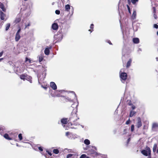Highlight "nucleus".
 <instances>
[{
  "instance_id": "f257e3e1",
  "label": "nucleus",
  "mask_w": 158,
  "mask_h": 158,
  "mask_svg": "<svg viewBox=\"0 0 158 158\" xmlns=\"http://www.w3.org/2000/svg\"><path fill=\"white\" fill-rule=\"evenodd\" d=\"M89 148L90 149V153L93 155L94 157L97 156L98 154L96 152V151L97 149L95 146H87L86 148H84V149L85 150H88Z\"/></svg>"
},
{
  "instance_id": "f03ea898",
  "label": "nucleus",
  "mask_w": 158,
  "mask_h": 158,
  "mask_svg": "<svg viewBox=\"0 0 158 158\" xmlns=\"http://www.w3.org/2000/svg\"><path fill=\"white\" fill-rule=\"evenodd\" d=\"M151 151L149 147H147L145 149L142 151L141 153L145 156H148V158H151Z\"/></svg>"
},
{
  "instance_id": "7ed1b4c3",
  "label": "nucleus",
  "mask_w": 158,
  "mask_h": 158,
  "mask_svg": "<svg viewBox=\"0 0 158 158\" xmlns=\"http://www.w3.org/2000/svg\"><path fill=\"white\" fill-rule=\"evenodd\" d=\"M122 71V69H121L120 71V77L121 80L122 82L124 83L125 80L127 79V75L126 73L124 72H121Z\"/></svg>"
},
{
  "instance_id": "20e7f679",
  "label": "nucleus",
  "mask_w": 158,
  "mask_h": 158,
  "mask_svg": "<svg viewBox=\"0 0 158 158\" xmlns=\"http://www.w3.org/2000/svg\"><path fill=\"white\" fill-rule=\"evenodd\" d=\"M20 78L24 81L27 80L29 81L31 83H32L31 77L27 75L22 74L20 76Z\"/></svg>"
},
{
  "instance_id": "39448f33",
  "label": "nucleus",
  "mask_w": 158,
  "mask_h": 158,
  "mask_svg": "<svg viewBox=\"0 0 158 158\" xmlns=\"http://www.w3.org/2000/svg\"><path fill=\"white\" fill-rule=\"evenodd\" d=\"M79 119V118L77 117V114L76 113H73L72 114V115L69 118V120L71 122H74Z\"/></svg>"
},
{
  "instance_id": "423d86ee",
  "label": "nucleus",
  "mask_w": 158,
  "mask_h": 158,
  "mask_svg": "<svg viewBox=\"0 0 158 158\" xmlns=\"http://www.w3.org/2000/svg\"><path fill=\"white\" fill-rule=\"evenodd\" d=\"M137 119V123L136 126L138 128H139L142 126V124L141 123V119L140 117H138Z\"/></svg>"
},
{
  "instance_id": "0eeeda50",
  "label": "nucleus",
  "mask_w": 158,
  "mask_h": 158,
  "mask_svg": "<svg viewBox=\"0 0 158 158\" xmlns=\"http://www.w3.org/2000/svg\"><path fill=\"white\" fill-rule=\"evenodd\" d=\"M50 86L54 90H56L57 89V86L54 82H51L50 83Z\"/></svg>"
},
{
  "instance_id": "6e6552de",
  "label": "nucleus",
  "mask_w": 158,
  "mask_h": 158,
  "mask_svg": "<svg viewBox=\"0 0 158 158\" xmlns=\"http://www.w3.org/2000/svg\"><path fill=\"white\" fill-rule=\"evenodd\" d=\"M21 20V16L20 15L17 16V17L16 18L15 20V23H17L20 21Z\"/></svg>"
},
{
  "instance_id": "1a4fd4ad",
  "label": "nucleus",
  "mask_w": 158,
  "mask_h": 158,
  "mask_svg": "<svg viewBox=\"0 0 158 158\" xmlns=\"http://www.w3.org/2000/svg\"><path fill=\"white\" fill-rule=\"evenodd\" d=\"M52 28L54 30H56L58 28V25L56 23H54L52 26Z\"/></svg>"
},
{
  "instance_id": "9d476101",
  "label": "nucleus",
  "mask_w": 158,
  "mask_h": 158,
  "mask_svg": "<svg viewBox=\"0 0 158 158\" xmlns=\"http://www.w3.org/2000/svg\"><path fill=\"white\" fill-rule=\"evenodd\" d=\"M152 127L153 130L158 128V123H153L152 124Z\"/></svg>"
},
{
  "instance_id": "9b49d317",
  "label": "nucleus",
  "mask_w": 158,
  "mask_h": 158,
  "mask_svg": "<svg viewBox=\"0 0 158 158\" xmlns=\"http://www.w3.org/2000/svg\"><path fill=\"white\" fill-rule=\"evenodd\" d=\"M66 135L69 138H72V136H73V134L69 132H67L66 133Z\"/></svg>"
},
{
  "instance_id": "f8f14e48",
  "label": "nucleus",
  "mask_w": 158,
  "mask_h": 158,
  "mask_svg": "<svg viewBox=\"0 0 158 158\" xmlns=\"http://www.w3.org/2000/svg\"><path fill=\"white\" fill-rule=\"evenodd\" d=\"M1 19L2 20H4L5 17V15L2 12L0 11Z\"/></svg>"
},
{
  "instance_id": "ddd939ff",
  "label": "nucleus",
  "mask_w": 158,
  "mask_h": 158,
  "mask_svg": "<svg viewBox=\"0 0 158 158\" xmlns=\"http://www.w3.org/2000/svg\"><path fill=\"white\" fill-rule=\"evenodd\" d=\"M58 92V91H57L55 92V93L53 94H51V95L52 97H60V95L58 94H57V93Z\"/></svg>"
},
{
  "instance_id": "4468645a",
  "label": "nucleus",
  "mask_w": 158,
  "mask_h": 158,
  "mask_svg": "<svg viewBox=\"0 0 158 158\" xmlns=\"http://www.w3.org/2000/svg\"><path fill=\"white\" fill-rule=\"evenodd\" d=\"M133 41L135 44H138L139 42V39L137 38H133Z\"/></svg>"
},
{
  "instance_id": "2eb2a0df",
  "label": "nucleus",
  "mask_w": 158,
  "mask_h": 158,
  "mask_svg": "<svg viewBox=\"0 0 158 158\" xmlns=\"http://www.w3.org/2000/svg\"><path fill=\"white\" fill-rule=\"evenodd\" d=\"M84 143L86 145H87V146H89L88 145L90 143V141L89 139H85L84 140Z\"/></svg>"
},
{
  "instance_id": "dca6fc26",
  "label": "nucleus",
  "mask_w": 158,
  "mask_h": 158,
  "mask_svg": "<svg viewBox=\"0 0 158 158\" xmlns=\"http://www.w3.org/2000/svg\"><path fill=\"white\" fill-rule=\"evenodd\" d=\"M44 58V54H41L39 56V61L40 62L42 61Z\"/></svg>"
},
{
  "instance_id": "f3484780",
  "label": "nucleus",
  "mask_w": 158,
  "mask_h": 158,
  "mask_svg": "<svg viewBox=\"0 0 158 158\" xmlns=\"http://www.w3.org/2000/svg\"><path fill=\"white\" fill-rule=\"evenodd\" d=\"M20 36L19 34H16L15 37V40L16 41H18L20 39Z\"/></svg>"
},
{
  "instance_id": "a211bd4d",
  "label": "nucleus",
  "mask_w": 158,
  "mask_h": 158,
  "mask_svg": "<svg viewBox=\"0 0 158 158\" xmlns=\"http://www.w3.org/2000/svg\"><path fill=\"white\" fill-rule=\"evenodd\" d=\"M61 123L64 124H66L67 122V119L65 118L62 119L61 121Z\"/></svg>"
},
{
  "instance_id": "6ab92c4d",
  "label": "nucleus",
  "mask_w": 158,
  "mask_h": 158,
  "mask_svg": "<svg viewBox=\"0 0 158 158\" xmlns=\"http://www.w3.org/2000/svg\"><path fill=\"white\" fill-rule=\"evenodd\" d=\"M136 13L135 11L134 10L133 12L132 15L131 16L132 19H135L136 18Z\"/></svg>"
},
{
  "instance_id": "aec40b11",
  "label": "nucleus",
  "mask_w": 158,
  "mask_h": 158,
  "mask_svg": "<svg viewBox=\"0 0 158 158\" xmlns=\"http://www.w3.org/2000/svg\"><path fill=\"white\" fill-rule=\"evenodd\" d=\"M70 9V6L69 4L65 6V10L66 11H69Z\"/></svg>"
},
{
  "instance_id": "412c9836",
  "label": "nucleus",
  "mask_w": 158,
  "mask_h": 158,
  "mask_svg": "<svg viewBox=\"0 0 158 158\" xmlns=\"http://www.w3.org/2000/svg\"><path fill=\"white\" fill-rule=\"evenodd\" d=\"M74 154H69L66 156V158H74Z\"/></svg>"
},
{
  "instance_id": "4be33fe9",
  "label": "nucleus",
  "mask_w": 158,
  "mask_h": 158,
  "mask_svg": "<svg viewBox=\"0 0 158 158\" xmlns=\"http://www.w3.org/2000/svg\"><path fill=\"white\" fill-rule=\"evenodd\" d=\"M49 49L48 48H46L44 50L45 54L46 55H48L49 53Z\"/></svg>"
},
{
  "instance_id": "5701e85b",
  "label": "nucleus",
  "mask_w": 158,
  "mask_h": 158,
  "mask_svg": "<svg viewBox=\"0 0 158 158\" xmlns=\"http://www.w3.org/2000/svg\"><path fill=\"white\" fill-rule=\"evenodd\" d=\"M60 37V40H58V41H60L62 38V35L61 34H60L59 35H55V36H54V38L55 39H56L57 38V37Z\"/></svg>"
},
{
  "instance_id": "b1692460",
  "label": "nucleus",
  "mask_w": 158,
  "mask_h": 158,
  "mask_svg": "<svg viewBox=\"0 0 158 158\" xmlns=\"http://www.w3.org/2000/svg\"><path fill=\"white\" fill-rule=\"evenodd\" d=\"M4 137L5 139H7L11 140L12 139L11 138L9 137L8 135L7 134H5L4 135Z\"/></svg>"
},
{
  "instance_id": "393cba45",
  "label": "nucleus",
  "mask_w": 158,
  "mask_h": 158,
  "mask_svg": "<svg viewBox=\"0 0 158 158\" xmlns=\"http://www.w3.org/2000/svg\"><path fill=\"white\" fill-rule=\"evenodd\" d=\"M0 8L3 11H6V9L4 8L3 5L2 3H0Z\"/></svg>"
},
{
  "instance_id": "a878e982",
  "label": "nucleus",
  "mask_w": 158,
  "mask_h": 158,
  "mask_svg": "<svg viewBox=\"0 0 158 158\" xmlns=\"http://www.w3.org/2000/svg\"><path fill=\"white\" fill-rule=\"evenodd\" d=\"M131 61H132V60L131 59H130L127 62V64L126 66H127V68L129 67L130 66Z\"/></svg>"
},
{
  "instance_id": "bb28decb",
  "label": "nucleus",
  "mask_w": 158,
  "mask_h": 158,
  "mask_svg": "<svg viewBox=\"0 0 158 158\" xmlns=\"http://www.w3.org/2000/svg\"><path fill=\"white\" fill-rule=\"evenodd\" d=\"M136 113V112L135 111H131L130 112V117H132L133 116H134L135 114Z\"/></svg>"
},
{
  "instance_id": "cd10ccee",
  "label": "nucleus",
  "mask_w": 158,
  "mask_h": 158,
  "mask_svg": "<svg viewBox=\"0 0 158 158\" xmlns=\"http://www.w3.org/2000/svg\"><path fill=\"white\" fill-rule=\"evenodd\" d=\"M157 145L156 144H155L154 145L153 147V151L154 152H156V149L157 148Z\"/></svg>"
},
{
  "instance_id": "c85d7f7f",
  "label": "nucleus",
  "mask_w": 158,
  "mask_h": 158,
  "mask_svg": "<svg viewBox=\"0 0 158 158\" xmlns=\"http://www.w3.org/2000/svg\"><path fill=\"white\" fill-rule=\"evenodd\" d=\"M53 152L55 154H57L59 153V151L57 149H54V150L53 151Z\"/></svg>"
},
{
  "instance_id": "c756f323",
  "label": "nucleus",
  "mask_w": 158,
  "mask_h": 158,
  "mask_svg": "<svg viewBox=\"0 0 158 158\" xmlns=\"http://www.w3.org/2000/svg\"><path fill=\"white\" fill-rule=\"evenodd\" d=\"M18 137L20 140H22L23 139V137L21 134H20L19 135Z\"/></svg>"
},
{
  "instance_id": "7c9ffc66",
  "label": "nucleus",
  "mask_w": 158,
  "mask_h": 158,
  "mask_svg": "<svg viewBox=\"0 0 158 158\" xmlns=\"http://www.w3.org/2000/svg\"><path fill=\"white\" fill-rule=\"evenodd\" d=\"M31 60L29 58L26 57L25 59V62H29V63H31Z\"/></svg>"
},
{
  "instance_id": "2f4dec72",
  "label": "nucleus",
  "mask_w": 158,
  "mask_h": 158,
  "mask_svg": "<svg viewBox=\"0 0 158 158\" xmlns=\"http://www.w3.org/2000/svg\"><path fill=\"white\" fill-rule=\"evenodd\" d=\"M10 24L8 23V24H7L6 27V31L7 30L9 29V28L10 27Z\"/></svg>"
},
{
  "instance_id": "473e14b6",
  "label": "nucleus",
  "mask_w": 158,
  "mask_h": 158,
  "mask_svg": "<svg viewBox=\"0 0 158 158\" xmlns=\"http://www.w3.org/2000/svg\"><path fill=\"white\" fill-rule=\"evenodd\" d=\"M134 129V125H132L131 127V131L132 132L133 131Z\"/></svg>"
},
{
  "instance_id": "72a5a7b5",
  "label": "nucleus",
  "mask_w": 158,
  "mask_h": 158,
  "mask_svg": "<svg viewBox=\"0 0 158 158\" xmlns=\"http://www.w3.org/2000/svg\"><path fill=\"white\" fill-rule=\"evenodd\" d=\"M132 3L133 4H135L136 3V2H137L138 1V0H131Z\"/></svg>"
},
{
  "instance_id": "f704fd0d",
  "label": "nucleus",
  "mask_w": 158,
  "mask_h": 158,
  "mask_svg": "<svg viewBox=\"0 0 158 158\" xmlns=\"http://www.w3.org/2000/svg\"><path fill=\"white\" fill-rule=\"evenodd\" d=\"M55 13L57 15H59L60 13V11L59 10H56L55 11Z\"/></svg>"
},
{
  "instance_id": "c9c22d12",
  "label": "nucleus",
  "mask_w": 158,
  "mask_h": 158,
  "mask_svg": "<svg viewBox=\"0 0 158 158\" xmlns=\"http://www.w3.org/2000/svg\"><path fill=\"white\" fill-rule=\"evenodd\" d=\"M86 156L85 154H82L80 156V158H85Z\"/></svg>"
},
{
  "instance_id": "e433bc0d",
  "label": "nucleus",
  "mask_w": 158,
  "mask_h": 158,
  "mask_svg": "<svg viewBox=\"0 0 158 158\" xmlns=\"http://www.w3.org/2000/svg\"><path fill=\"white\" fill-rule=\"evenodd\" d=\"M130 119L129 118V119H128V120H127L126 121V124L128 125V124H129V123H130Z\"/></svg>"
},
{
  "instance_id": "4c0bfd02",
  "label": "nucleus",
  "mask_w": 158,
  "mask_h": 158,
  "mask_svg": "<svg viewBox=\"0 0 158 158\" xmlns=\"http://www.w3.org/2000/svg\"><path fill=\"white\" fill-rule=\"evenodd\" d=\"M154 17L155 19H156L157 18V16L156 15V13H154Z\"/></svg>"
},
{
  "instance_id": "58836bf2",
  "label": "nucleus",
  "mask_w": 158,
  "mask_h": 158,
  "mask_svg": "<svg viewBox=\"0 0 158 158\" xmlns=\"http://www.w3.org/2000/svg\"><path fill=\"white\" fill-rule=\"evenodd\" d=\"M154 27L157 29L158 28V25L156 24H155L154 25Z\"/></svg>"
},
{
  "instance_id": "ea45409f",
  "label": "nucleus",
  "mask_w": 158,
  "mask_h": 158,
  "mask_svg": "<svg viewBox=\"0 0 158 158\" xmlns=\"http://www.w3.org/2000/svg\"><path fill=\"white\" fill-rule=\"evenodd\" d=\"M94 28V25L93 24H91L90 26V28L91 29H93Z\"/></svg>"
},
{
  "instance_id": "a19ab883",
  "label": "nucleus",
  "mask_w": 158,
  "mask_h": 158,
  "mask_svg": "<svg viewBox=\"0 0 158 158\" xmlns=\"http://www.w3.org/2000/svg\"><path fill=\"white\" fill-rule=\"evenodd\" d=\"M127 6L129 12L130 13H131V11L130 10V8L129 6L128 5H127Z\"/></svg>"
},
{
  "instance_id": "79ce46f5",
  "label": "nucleus",
  "mask_w": 158,
  "mask_h": 158,
  "mask_svg": "<svg viewBox=\"0 0 158 158\" xmlns=\"http://www.w3.org/2000/svg\"><path fill=\"white\" fill-rule=\"evenodd\" d=\"M3 53V51H2L1 52H0V57H1Z\"/></svg>"
},
{
  "instance_id": "37998d69",
  "label": "nucleus",
  "mask_w": 158,
  "mask_h": 158,
  "mask_svg": "<svg viewBox=\"0 0 158 158\" xmlns=\"http://www.w3.org/2000/svg\"><path fill=\"white\" fill-rule=\"evenodd\" d=\"M153 11H154L153 13H156V8L155 7H153Z\"/></svg>"
},
{
  "instance_id": "c03bdc74",
  "label": "nucleus",
  "mask_w": 158,
  "mask_h": 158,
  "mask_svg": "<svg viewBox=\"0 0 158 158\" xmlns=\"http://www.w3.org/2000/svg\"><path fill=\"white\" fill-rule=\"evenodd\" d=\"M21 31V29H19L18 30V31H17V32L16 33V34H19V33H20V32Z\"/></svg>"
},
{
  "instance_id": "a18cd8bd",
  "label": "nucleus",
  "mask_w": 158,
  "mask_h": 158,
  "mask_svg": "<svg viewBox=\"0 0 158 158\" xmlns=\"http://www.w3.org/2000/svg\"><path fill=\"white\" fill-rule=\"evenodd\" d=\"M48 153V154H49L50 156H51L52 155V154L50 152H49L48 151H47Z\"/></svg>"
},
{
  "instance_id": "49530a36",
  "label": "nucleus",
  "mask_w": 158,
  "mask_h": 158,
  "mask_svg": "<svg viewBox=\"0 0 158 158\" xmlns=\"http://www.w3.org/2000/svg\"><path fill=\"white\" fill-rule=\"evenodd\" d=\"M30 25V23H28L27 25H26L25 26V28H26V27H27L28 26H29Z\"/></svg>"
},
{
  "instance_id": "de8ad7c7",
  "label": "nucleus",
  "mask_w": 158,
  "mask_h": 158,
  "mask_svg": "<svg viewBox=\"0 0 158 158\" xmlns=\"http://www.w3.org/2000/svg\"><path fill=\"white\" fill-rule=\"evenodd\" d=\"M38 81H39L40 80H41L42 79L40 78V77L39 76V75L38 76Z\"/></svg>"
},
{
  "instance_id": "09e8293b",
  "label": "nucleus",
  "mask_w": 158,
  "mask_h": 158,
  "mask_svg": "<svg viewBox=\"0 0 158 158\" xmlns=\"http://www.w3.org/2000/svg\"><path fill=\"white\" fill-rule=\"evenodd\" d=\"M39 150H40L41 151H43L42 148L41 147H39Z\"/></svg>"
},
{
  "instance_id": "8fccbe9b",
  "label": "nucleus",
  "mask_w": 158,
  "mask_h": 158,
  "mask_svg": "<svg viewBox=\"0 0 158 158\" xmlns=\"http://www.w3.org/2000/svg\"><path fill=\"white\" fill-rule=\"evenodd\" d=\"M132 109L134 110L135 108V106L134 105H132Z\"/></svg>"
},
{
  "instance_id": "3c124183",
  "label": "nucleus",
  "mask_w": 158,
  "mask_h": 158,
  "mask_svg": "<svg viewBox=\"0 0 158 158\" xmlns=\"http://www.w3.org/2000/svg\"><path fill=\"white\" fill-rule=\"evenodd\" d=\"M108 43L109 44H112L111 42L110 41V40H108Z\"/></svg>"
},
{
  "instance_id": "603ef678",
  "label": "nucleus",
  "mask_w": 158,
  "mask_h": 158,
  "mask_svg": "<svg viewBox=\"0 0 158 158\" xmlns=\"http://www.w3.org/2000/svg\"><path fill=\"white\" fill-rule=\"evenodd\" d=\"M71 106L73 107V108H74L75 107V106H74V104H72Z\"/></svg>"
},
{
  "instance_id": "864d4df0",
  "label": "nucleus",
  "mask_w": 158,
  "mask_h": 158,
  "mask_svg": "<svg viewBox=\"0 0 158 158\" xmlns=\"http://www.w3.org/2000/svg\"><path fill=\"white\" fill-rule=\"evenodd\" d=\"M3 58H0V61L1 60H3Z\"/></svg>"
},
{
  "instance_id": "5fc2aeb1",
  "label": "nucleus",
  "mask_w": 158,
  "mask_h": 158,
  "mask_svg": "<svg viewBox=\"0 0 158 158\" xmlns=\"http://www.w3.org/2000/svg\"><path fill=\"white\" fill-rule=\"evenodd\" d=\"M72 92L73 94H74L75 97H76V95L75 94V93L73 92Z\"/></svg>"
},
{
  "instance_id": "6e6d98bb",
  "label": "nucleus",
  "mask_w": 158,
  "mask_h": 158,
  "mask_svg": "<svg viewBox=\"0 0 158 158\" xmlns=\"http://www.w3.org/2000/svg\"><path fill=\"white\" fill-rule=\"evenodd\" d=\"M78 102H77V105H76V108L77 107V106L78 105Z\"/></svg>"
},
{
  "instance_id": "4d7b16f0",
  "label": "nucleus",
  "mask_w": 158,
  "mask_h": 158,
  "mask_svg": "<svg viewBox=\"0 0 158 158\" xmlns=\"http://www.w3.org/2000/svg\"><path fill=\"white\" fill-rule=\"evenodd\" d=\"M93 31V30H91L90 29L89 30V31H90L91 32H92Z\"/></svg>"
},
{
  "instance_id": "13d9d810",
  "label": "nucleus",
  "mask_w": 158,
  "mask_h": 158,
  "mask_svg": "<svg viewBox=\"0 0 158 158\" xmlns=\"http://www.w3.org/2000/svg\"><path fill=\"white\" fill-rule=\"evenodd\" d=\"M156 61H158V57H156Z\"/></svg>"
},
{
  "instance_id": "bf43d9fd",
  "label": "nucleus",
  "mask_w": 158,
  "mask_h": 158,
  "mask_svg": "<svg viewBox=\"0 0 158 158\" xmlns=\"http://www.w3.org/2000/svg\"><path fill=\"white\" fill-rule=\"evenodd\" d=\"M130 138H129L128 139V142H129L130 141Z\"/></svg>"
},
{
  "instance_id": "052dcab7",
  "label": "nucleus",
  "mask_w": 158,
  "mask_h": 158,
  "mask_svg": "<svg viewBox=\"0 0 158 158\" xmlns=\"http://www.w3.org/2000/svg\"><path fill=\"white\" fill-rule=\"evenodd\" d=\"M156 152L158 153V148H157V149Z\"/></svg>"
},
{
  "instance_id": "680f3d73",
  "label": "nucleus",
  "mask_w": 158,
  "mask_h": 158,
  "mask_svg": "<svg viewBox=\"0 0 158 158\" xmlns=\"http://www.w3.org/2000/svg\"><path fill=\"white\" fill-rule=\"evenodd\" d=\"M59 92H62V90H60L59 91Z\"/></svg>"
},
{
  "instance_id": "e2e57ef3",
  "label": "nucleus",
  "mask_w": 158,
  "mask_h": 158,
  "mask_svg": "<svg viewBox=\"0 0 158 158\" xmlns=\"http://www.w3.org/2000/svg\"><path fill=\"white\" fill-rule=\"evenodd\" d=\"M85 158H90L89 157L86 156Z\"/></svg>"
},
{
  "instance_id": "0e129e2a",
  "label": "nucleus",
  "mask_w": 158,
  "mask_h": 158,
  "mask_svg": "<svg viewBox=\"0 0 158 158\" xmlns=\"http://www.w3.org/2000/svg\"><path fill=\"white\" fill-rule=\"evenodd\" d=\"M74 124H75V125H77V123H74Z\"/></svg>"
},
{
  "instance_id": "69168bd1",
  "label": "nucleus",
  "mask_w": 158,
  "mask_h": 158,
  "mask_svg": "<svg viewBox=\"0 0 158 158\" xmlns=\"http://www.w3.org/2000/svg\"><path fill=\"white\" fill-rule=\"evenodd\" d=\"M157 35H158V31L157 32Z\"/></svg>"
},
{
  "instance_id": "338daca9",
  "label": "nucleus",
  "mask_w": 158,
  "mask_h": 158,
  "mask_svg": "<svg viewBox=\"0 0 158 158\" xmlns=\"http://www.w3.org/2000/svg\"><path fill=\"white\" fill-rule=\"evenodd\" d=\"M44 88L45 89H46V87H44Z\"/></svg>"
},
{
  "instance_id": "774afa93",
  "label": "nucleus",
  "mask_w": 158,
  "mask_h": 158,
  "mask_svg": "<svg viewBox=\"0 0 158 158\" xmlns=\"http://www.w3.org/2000/svg\"><path fill=\"white\" fill-rule=\"evenodd\" d=\"M73 12H72V15H73Z\"/></svg>"
}]
</instances>
